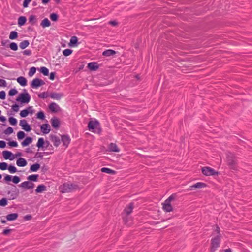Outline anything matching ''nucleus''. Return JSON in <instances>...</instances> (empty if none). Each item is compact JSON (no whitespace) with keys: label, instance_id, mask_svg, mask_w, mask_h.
I'll list each match as a JSON object with an SVG mask.
<instances>
[{"label":"nucleus","instance_id":"f257e3e1","mask_svg":"<svg viewBox=\"0 0 252 252\" xmlns=\"http://www.w3.org/2000/svg\"><path fill=\"white\" fill-rule=\"evenodd\" d=\"M220 229L219 227H216L215 233L216 235L211 240V252H214L219 247L220 240L221 239V235L220 233Z\"/></svg>","mask_w":252,"mask_h":252},{"label":"nucleus","instance_id":"f03ea898","mask_svg":"<svg viewBox=\"0 0 252 252\" xmlns=\"http://www.w3.org/2000/svg\"><path fill=\"white\" fill-rule=\"evenodd\" d=\"M78 189L77 185L70 183H64L59 187V189L62 193L70 192L76 190Z\"/></svg>","mask_w":252,"mask_h":252},{"label":"nucleus","instance_id":"7ed1b4c3","mask_svg":"<svg viewBox=\"0 0 252 252\" xmlns=\"http://www.w3.org/2000/svg\"><path fill=\"white\" fill-rule=\"evenodd\" d=\"M227 163L230 168L236 170L237 169V162L236 160V158L234 156V154L232 153H229L227 156Z\"/></svg>","mask_w":252,"mask_h":252},{"label":"nucleus","instance_id":"20e7f679","mask_svg":"<svg viewBox=\"0 0 252 252\" xmlns=\"http://www.w3.org/2000/svg\"><path fill=\"white\" fill-rule=\"evenodd\" d=\"M31 99V97L28 93H21L16 98V101L22 103H28Z\"/></svg>","mask_w":252,"mask_h":252},{"label":"nucleus","instance_id":"39448f33","mask_svg":"<svg viewBox=\"0 0 252 252\" xmlns=\"http://www.w3.org/2000/svg\"><path fill=\"white\" fill-rule=\"evenodd\" d=\"M202 173L205 176L218 175V172L209 167H203L201 169Z\"/></svg>","mask_w":252,"mask_h":252},{"label":"nucleus","instance_id":"423d86ee","mask_svg":"<svg viewBox=\"0 0 252 252\" xmlns=\"http://www.w3.org/2000/svg\"><path fill=\"white\" fill-rule=\"evenodd\" d=\"M99 126V123L97 121H90L88 123V128L89 130L92 132H95V129L97 128Z\"/></svg>","mask_w":252,"mask_h":252},{"label":"nucleus","instance_id":"0eeeda50","mask_svg":"<svg viewBox=\"0 0 252 252\" xmlns=\"http://www.w3.org/2000/svg\"><path fill=\"white\" fill-rule=\"evenodd\" d=\"M45 82L42 79L39 78L34 79L31 83V87L33 88H37L43 85Z\"/></svg>","mask_w":252,"mask_h":252},{"label":"nucleus","instance_id":"6e6552de","mask_svg":"<svg viewBox=\"0 0 252 252\" xmlns=\"http://www.w3.org/2000/svg\"><path fill=\"white\" fill-rule=\"evenodd\" d=\"M162 209L166 212H170L173 211V208L172 206L170 203L167 202L166 201H164V202L162 203Z\"/></svg>","mask_w":252,"mask_h":252},{"label":"nucleus","instance_id":"1a4fd4ad","mask_svg":"<svg viewBox=\"0 0 252 252\" xmlns=\"http://www.w3.org/2000/svg\"><path fill=\"white\" fill-rule=\"evenodd\" d=\"M19 125L22 127V128L26 131L29 132L31 131V127L30 125L27 123L26 120H20Z\"/></svg>","mask_w":252,"mask_h":252},{"label":"nucleus","instance_id":"9d476101","mask_svg":"<svg viewBox=\"0 0 252 252\" xmlns=\"http://www.w3.org/2000/svg\"><path fill=\"white\" fill-rule=\"evenodd\" d=\"M2 155L5 159H9L10 160H12L15 158L14 155L11 152L8 151H3Z\"/></svg>","mask_w":252,"mask_h":252},{"label":"nucleus","instance_id":"9b49d317","mask_svg":"<svg viewBox=\"0 0 252 252\" xmlns=\"http://www.w3.org/2000/svg\"><path fill=\"white\" fill-rule=\"evenodd\" d=\"M206 187V184L202 182H197V183L190 186L188 189L189 190H192L194 189H201Z\"/></svg>","mask_w":252,"mask_h":252},{"label":"nucleus","instance_id":"f8f14e48","mask_svg":"<svg viewBox=\"0 0 252 252\" xmlns=\"http://www.w3.org/2000/svg\"><path fill=\"white\" fill-rule=\"evenodd\" d=\"M49 96L53 99L60 100L63 96V94L62 93L53 92L50 93Z\"/></svg>","mask_w":252,"mask_h":252},{"label":"nucleus","instance_id":"ddd939ff","mask_svg":"<svg viewBox=\"0 0 252 252\" xmlns=\"http://www.w3.org/2000/svg\"><path fill=\"white\" fill-rule=\"evenodd\" d=\"M40 129L43 134H48L51 130L50 126L48 124H44L41 126Z\"/></svg>","mask_w":252,"mask_h":252},{"label":"nucleus","instance_id":"4468645a","mask_svg":"<svg viewBox=\"0 0 252 252\" xmlns=\"http://www.w3.org/2000/svg\"><path fill=\"white\" fill-rule=\"evenodd\" d=\"M50 110L52 112H58L60 111V107L55 102H52L49 106Z\"/></svg>","mask_w":252,"mask_h":252},{"label":"nucleus","instance_id":"2eb2a0df","mask_svg":"<svg viewBox=\"0 0 252 252\" xmlns=\"http://www.w3.org/2000/svg\"><path fill=\"white\" fill-rule=\"evenodd\" d=\"M20 187L27 189H31L34 188V184L29 181H25L20 184Z\"/></svg>","mask_w":252,"mask_h":252},{"label":"nucleus","instance_id":"dca6fc26","mask_svg":"<svg viewBox=\"0 0 252 252\" xmlns=\"http://www.w3.org/2000/svg\"><path fill=\"white\" fill-rule=\"evenodd\" d=\"M50 138L55 146L58 147L60 144L61 140L58 136L52 135L50 136Z\"/></svg>","mask_w":252,"mask_h":252},{"label":"nucleus","instance_id":"f3484780","mask_svg":"<svg viewBox=\"0 0 252 252\" xmlns=\"http://www.w3.org/2000/svg\"><path fill=\"white\" fill-rule=\"evenodd\" d=\"M62 141L63 142V145L67 147L69 144L70 142V138L69 136L68 135H62Z\"/></svg>","mask_w":252,"mask_h":252},{"label":"nucleus","instance_id":"a211bd4d","mask_svg":"<svg viewBox=\"0 0 252 252\" xmlns=\"http://www.w3.org/2000/svg\"><path fill=\"white\" fill-rule=\"evenodd\" d=\"M16 164L19 167H24L27 165V162L24 158H20L17 160Z\"/></svg>","mask_w":252,"mask_h":252},{"label":"nucleus","instance_id":"6ab92c4d","mask_svg":"<svg viewBox=\"0 0 252 252\" xmlns=\"http://www.w3.org/2000/svg\"><path fill=\"white\" fill-rule=\"evenodd\" d=\"M108 150L111 152H119L120 149L115 143H111L108 146Z\"/></svg>","mask_w":252,"mask_h":252},{"label":"nucleus","instance_id":"aec40b11","mask_svg":"<svg viewBox=\"0 0 252 252\" xmlns=\"http://www.w3.org/2000/svg\"><path fill=\"white\" fill-rule=\"evenodd\" d=\"M88 67L91 70L95 71L98 68V65L95 62H91L88 64Z\"/></svg>","mask_w":252,"mask_h":252},{"label":"nucleus","instance_id":"412c9836","mask_svg":"<svg viewBox=\"0 0 252 252\" xmlns=\"http://www.w3.org/2000/svg\"><path fill=\"white\" fill-rule=\"evenodd\" d=\"M51 123L53 127L57 128L59 127L60 122L56 118H53L51 120Z\"/></svg>","mask_w":252,"mask_h":252},{"label":"nucleus","instance_id":"4be33fe9","mask_svg":"<svg viewBox=\"0 0 252 252\" xmlns=\"http://www.w3.org/2000/svg\"><path fill=\"white\" fill-rule=\"evenodd\" d=\"M116 54V52L114 50L111 49H108L104 51L102 53V55L104 56L109 57L111 56H113Z\"/></svg>","mask_w":252,"mask_h":252},{"label":"nucleus","instance_id":"5701e85b","mask_svg":"<svg viewBox=\"0 0 252 252\" xmlns=\"http://www.w3.org/2000/svg\"><path fill=\"white\" fill-rule=\"evenodd\" d=\"M18 215L17 213H12L8 214L6 216V219L9 221L15 220L18 218Z\"/></svg>","mask_w":252,"mask_h":252},{"label":"nucleus","instance_id":"b1692460","mask_svg":"<svg viewBox=\"0 0 252 252\" xmlns=\"http://www.w3.org/2000/svg\"><path fill=\"white\" fill-rule=\"evenodd\" d=\"M17 81L22 86H25L27 85L26 79L22 76H20L17 79Z\"/></svg>","mask_w":252,"mask_h":252},{"label":"nucleus","instance_id":"393cba45","mask_svg":"<svg viewBox=\"0 0 252 252\" xmlns=\"http://www.w3.org/2000/svg\"><path fill=\"white\" fill-rule=\"evenodd\" d=\"M78 42V38L76 36H72L69 43V46L75 47L77 46V43Z\"/></svg>","mask_w":252,"mask_h":252},{"label":"nucleus","instance_id":"a878e982","mask_svg":"<svg viewBox=\"0 0 252 252\" xmlns=\"http://www.w3.org/2000/svg\"><path fill=\"white\" fill-rule=\"evenodd\" d=\"M32 139L31 137H28L25 138V139L21 143L23 147L29 145L32 142Z\"/></svg>","mask_w":252,"mask_h":252},{"label":"nucleus","instance_id":"bb28decb","mask_svg":"<svg viewBox=\"0 0 252 252\" xmlns=\"http://www.w3.org/2000/svg\"><path fill=\"white\" fill-rule=\"evenodd\" d=\"M46 190V187L44 185H40L38 186L36 189H35V191L36 193H41L44 191Z\"/></svg>","mask_w":252,"mask_h":252},{"label":"nucleus","instance_id":"cd10ccee","mask_svg":"<svg viewBox=\"0 0 252 252\" xmlns=\"http://www.w3.org/2000/svg\"><path fill=\"white\" fill-rule=\"evenodd\" d=\"M101 171L109 174H115L116 171L108 168L103 167L101 169Z\"/></svg>","mask_w":252,"mask_h":252},{"label":"nucleus","instance_id":"c85d7f7f","mask_svg":"<svg viewBox=\"0 0 252 252\" xmlns=\"http://www.w3.org/2000/svg\"><path fill=\"white\" fill-rule=\"evenodd\" d=\"M50 25H51L50 22L47 18L44 19L41 23V26L43 28L49 27L50 26Z\"/></svg>","mask_w":252,"mask_h":252},{"label":"nucleus","instance_id":"c756f323","mask_svg":"<svg viewBox=\"0 0 252 252\" xmlns=\"http://www.w3.org/2000/svg\"><path fill=\"white\" fill-rule=\"evenodd\" d=\"M26 18L25 16H20L18 19V24L19 26L24 25L26 22Z\"/></svg>","mask_w":252,"mask_h":252},{"label":"nucleus","instance_id":"7c9ffc66","mask_svg":"<svg viewBox=\"0 0 252 252\" xmlns=\"http://www.w3.org/2000/svg\"><path fill=\"white\" fill-rule=\"evenodd\" d=\"M133 209V204L130 203L129 204V205L126 208L125 211L126 213L128 215L131 213Z\"/></svg>","mask_w":252,"mask_h":252},{"label":"nucleus","instance_id":"2f4dec72","mask_svg":"<svg viewBox=\"0 0 252 252\" xmlns=\"http://www.w3.org/2000/svg\"><path fill=\"white\" fill-rule=\"evenodd\" d=\"M29 45V42L28 40H24L19 44V47L22 49H24L27 47Z\"/></svg>","mask_w":252,"mask_h":252},{"label":"nucleus","instance_id":"473e14b6","mask_svg":"<svg viewBox=\"0 0 252 252\" xmlns=\"http://www.w3.org/2000/svg\"><path fill=\"white\" fill-rule=\"evenodd\" d=\"M40 164L38 163H35L31 165L30 170L32 172H36L40 168Z\"/></svg>","mask_w":252,"mask_h":252},{"label":"nucleus","instance_id":"72a5a7b5","mask_svg":"<svg viewBox=\"0 0 252 252\" xmlns=\"http://www.w3.org/2000/svg\"><path fill=\"white\" fill-rule=\"evenodd\" d=\"M44 143V139L43 138H39L38 140L36 146L39 148H42Z\"/></svg>","mask_w":252,"mask_h":252},{"label":"nucleus","instance_id":"f704fd0d","mask_svg":"<svg viewBox=\"0 0 252 252\" xmlns=\"http://www.w3.org/2000/svg\"><path fill=\"white\" fill-rule=\"evenodd\" d=\"M39 71L45 76H47L49 74V70L46 67H41Z\"/></svg>","mask_w":252,"mask_h":252},{"label":"nucleus","instance_id":"c9c22d12","mask_svg":"<svg viewBox=\"0 0 252 252\" xmlns=\"http://www.w3.org/2000/svg\"><path fill=\"white\" fill-rule=\"evenodd\" d=\"M18 36V33L16 31H12L9 35V38L10 39H15Z\"/></svg>","mask_w":252,"mask_h":252},{"label":"nucleus","instance_id":"e433bc0d","mask_svg":"<svg viewBox=\"0 0 252 252\" xmlns=\"http://www.w3.org/2000/svg\"><path fill=\"white\" fill-rule=\"evenodd\" d=\"M29 21L32 25L34 24L36 22V17L34 15L30 16L29 19Z\"/></svg>","mask_w":252,"mask_h":252},{"label":"nucleus","instance_id":"4c0bfd02","mask_svg":"<svg viewBox=\"0 0 252 252\" xmlns=\"http://www.w3.org/2000/svg\"><path fill=\"white\" fill-rule=\"evenodd\" d=\"M36 69L35 67H32L30 69L28 75L30 77H32L36 72Z\"/></svg>","mask_w":252,"mask_h":252},{"label":"nucleus","instance_id":"58836bf2","mask_svg":"<svg viewBox=\"0 0 252 252\" xmlns=\"http://www.w3.org/2000/svg\"><path fill=\"white\" fill-rule=\"evenodd\" d=\"M38 177V175H31L28 177V179L30 181H36Z\"/></svg>","mask_w":252,"mask_h":252},{"label":"nucleus","instance_id":"ea45409f","mask_svg":"<svg viewBox=\"0 0 252 252\" xmlns=\"http://www.w3.org/2000/svg\"><path fill=\"white\" fill-rule=\"evenodd\" d=\"M176 197V195L175 194H172L167 199H166L165 201L171 203L172 201L175 200Z\"/></svg>","mask_w":252,"mask_h":252},{"label":"nucleus","instance_id":"a19ab883","mask_svg":"<svg viewBox=\"0 0 252 252\" xmlns=\"http://www.w3.org/2000/svg\"><path fill=\"white\" fill-rule=\"evenodd\" d=\"M8 202L6 198H3L0 200V206H5L7 205Z\"/></svg>","mask_w":252,"mask_h":252},{"label":"nucleus","instance_id":"79ce46f5","mask_svg":"<svg viewBox=\"0 0 252 252\" xmlns=\"http://www.w3.org/2000/svg\"><path fill=\"white\" fill-rule=\"evenodd\" d=\"M72 53V50L69 49H66L63 51V54L64 56H68Z\"/></svg>","mask_w":252,"mask_h":252},{"label":"nucleus","instance_id":"37998d69","mask_svg":"<svg viewBox=\"0 0 252 252\" xmlns=\"http://www.w3.org/2000/svg\"><path fill=\"white\" fill-rule=\"evenodd\" d=\"M25 136V133L22 131H20L17 133V138L19 140H21L23 139Z\"/></svg>","mask_w":252,"mask_h":252},{"label":"nucleus","instance_id":"c03bdc74","mask_svg":"<svg viewBox=\"0 0 252 252\" xmlns=\"http://www.w3.org/2000/svg\"><path fill=\"white\" fill-rule=\"evenodd\" d=\"M8 170L10 173H14L17 172L16 168L12 165H9L8 167Z\"/></svg>","mask_w":252,"mask_h":252},{"label":"nucleus","instance_id":"a18cd8bd","mask_svg":"<svg viewBox=\"0 0 252 252\" xmlns=\"http://www.w3.org/2000/svg\"><path fill=\"white\" fill-rule=\"evenodd\" d=\"M10 49L13 51H16L18 49V46L16 43L12 42L9 45Z\"/></svg>","mask_w":252,"mask_h":252},{"label":"nucleus","instance_id":"49530a36","mask_svg":"<svg viewBox=\"0 0 252 252\" xmlns=\"http://www.w3.org/2000/svg\"><path fill=\"white\" fill-rule=\"evenodd\" d=\"M28 114L29 111H28V110L26 109L22 110L20 113V115L21 117H26L28 115Z\"/></svg>","mask_w":252,"mask_h":252},{"label":"nucleus","instance_id":"de8ad7c7","mask_svg":"<svg viewBox=\"0 0 252 252\" xmlns=\"http://www.w3.org/2000/svg\"><path fill=\"white\" fill-rule=\"evenodd\" d=\"M50 18L51 19V20L53 21H56L58 20V16L57 14L53 13L50 14Z\"/></svg>","mask_w":252,"mask_h":252},{"label":"nucleus","instance_id":"09e8293b","mask_svg":"<svg viewBox=\"0 0 252 252\" xmlns=\"http://www.w3.org/2000/svg\"><path fill=\"white\" fill-rule=\"evenodd\" d=\"M49 95L47 92H43L38 94V97L43 99L47 98Z\"/></svg>","mask_w":252,"mask_h":252},{"label":"nucleus","instance_id":"8fccbe9b","mask_svg":"<svg viewBox=\"0 0 252 252\" xmlns=\"http://www.w3.org/2000/svg\"><path fill=\"white\" fill-rule=\"evenodd\" d=\"M13 132V129L12 127H9L4 131V133L6 135H9Z\"/></svg>","mask_w":252,"mask_h":252},{"label":"nucleus","instance_id":"3c124183","mask_svg":"<svg viewBox=\"0 0 252 252\" xmlns=\"http://www.w3.org/2000/svg\"><path fill=\"white\" fill-rule=\"evenodd\" d=\"M0 169L2 170H5L8 169V165L6 162H1L0 163Z\"/></svg>","mask_w":252,"mask_h":252},{"label":"nucleus","instance_id":"603ef678","mask_svg":"<svg viewBox=\"0 0 252 252\" xmlns=\"http://www.w3.org/2000/svg\"><path fill=\"white\" fill-rule=\"evenodd\" d=\"M9 122L11 125L13 126L16 125L17 123V120L14 117H10L9 118Z\"/></svg>","mask_w":252,"mask_h":252},{"label":"nucleus","instance_id":"864d4df0","mask_svg":"<svg viewBox=\"0 0 252 252\" xmlns=\"http://www.w3.org/2000/svg\"><path fill=\"white\" fill-rule=\"evenodd\" d=\"M37 118L38 119L43 120L45 118V115L42 111H40L37 114Z\"/></svg>","mask_w":252,"mask_h":252},{"label":"nucleus","instance_id":"5fc2aeb1","mask_svg":"<svg viewBox=\"0 0 252 252\" xmlns=\"http://www.w3.org/2000/svg\"><path fill=\"white\" fill-rule=\"evenodd\" d=\"M18 93V91L15 89H12L10 90L8 93V94L10 96H14Z\"/></svg>","mask_w":252,"mask_h":252},{"label":"nucleus","instance_id":"6e6d98bb","mask_svg":"<svg viewBox=\"0 0 252 252\" xmlns=\"http://www.w3.org/2000/svg\"><path fill=\"white\" fill-rule=\"evenodd\" d=\"M12 181L15 184H17L20 181V179L18 176H14L12 178Z\"/></svg>","mask_w":252,"mask_h":252},{"label":"nucleus","instance_id":"4d7b16f0","mask_svg":"<svg viewBox=\"0 0 252 252\" xmlns=\"http://www.w3.org/2000/svg\"><path fill=\"white\" fill-rule=\"evenodd\" d=\"M8 145L11 147H16L18 146L17 142L15 141H10L8 143Z\"/></svg>","mask_w":252,"mask_h":252},{"label":"nucleus","instance_id":"13d9d810","mask_svg":"<svg viewBox=\"0 0 252 252\" xmlns=\"http://www.w3.org/2000/svg\"><path fill=\"white\" fill-rule=\"evenodd\" d=\"M6 94L4 91L0 92V98L1 99H4L5 98Z\"/></svg>","mask_w":252,"mask_h":252},{"label":"nucleus","instance_id":"bf43d9fd","mask_svg":"<svg viewBox=\"0 0 252 252\" xmlns=\"http://www.w3.org/2000/svg\"><path fill=\"white\" fill-rule=\"evenodd\" d=\"M7 83L5 80L0 79V86L6 87Z\"/></svg>","mask_w":252,"mask_h":252},{"label":"nucleus","instance_id":"052dcab7","mask_svg":"<svg viewBox=\"0 0 252 252\" xmlns=\"http://www.w3.org/2000/svg\"><path fill=\"white\" fill-rule=\"evenodd\" d=\"M32 1V0H24L23 2V7L26 8L28 6L29 3Z\"/></svg>","mask_w":252,"mask_h":252},{"label":"nucleus","instance_id":"680f3d73","mask_svg":"<svg viewBox=\"0 0 252 252\" xmlns=\"http://www.w3.org/2000/svg\"><path fill=\"white\" fill-rule=\"evenodd\" d=\"M4 180H5L6 182H9V181H11V180H12V176L9 175H6L4 177Z\"/></svg>","mask_w":252,"mask_h":252},{"label":"nucleus","instance_id":"e2e57ef3","mask_svg":"<svg viewBox=\"0 0 252 252\" xmlns=\"http://www.w3.org/2000/svg\"><path fill=\"white\" fill-rule=\"evenodd\" d=\"M12 110L15 112H18L19 111V106L15 104L13 105L12 107Z\"/></svg>","mask_w":252,"mask_h":252},{"label":"nucleus","instance_id":"0e129e2a","mask_svg":"<svg viewBox=\"0 0 252 252\" xmlns=\"http://www.w3.org/2000/svg\"><path fill=\"white\" fill-rule=\"evenodd\" d=\"M23 54L25 55L29 56L32 54V52L30 50H25L23 51Z\"/></svg>","mask_w":252,"mask_h":252},{"label":"nucleus","instance_id":"69168bd1","mask_svg":"<svg viewBox=\"0 0 252 252\" xmlns=\"http://www.w3.org/2000/svg\"><path fill=\"white\" fill-rule=\"evenodd\" d=\"M6 146V143L4 141H0V148H4Z\"/></svg>","mask_w":252,"mask_h":252},{"label":"nucleus","instance_id":"338daca9","mask_svg":"<svg viewBox=\"0 0 252 252\" xmlns=\"http://www.w3.org/2000/svg\"><path fill=\"white\" fill-rule=\"evenodd\" d=\"M32 218V216L31 215H27L24 216V219L25 220H31Z\"/></svg>","mask_w":252,"mask_h":252},{"label":"nucleus","instance_id":"774afa93","mask_svg":"<svg viewBox=\"0 0 252 252\" xmlns=\"http://www.w3.org/2000/svg\"><path fill=\"white\" fill-rule=\"evenodd\" d=\"M26 110H28V111H29V113L32 114L33 112V110L32 109V108L31 106H30L28 108H27V109H26Z\"/></svg>","mask_w":252,"mask_h":252}]
</instances>
